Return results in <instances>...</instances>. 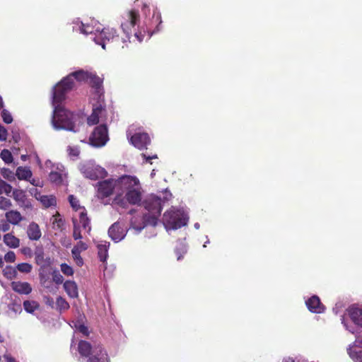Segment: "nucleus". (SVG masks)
I'll return each mask as SVG.
<instances>
[{
	"mask_svg": "<svg viewBox=\"0 0 362 362\" xmlns=\"http://www.w3.org/2000/svg\"><path fill=\"white\" fill-rule=\"evenodd\" d=\"M141 199V187L139 180L132 175L120 177V194L115 197L113 203L125 207L127 202L131 204H140Z\"/></svg>",
	"mask_w": 362,
	"mask_h": 362,
	"instance_id": "nucleus-1",
	"label": "nucleus"
},
{
	"mask_svg": "<svg viewBox=\"0 0 362 362\" xmlns=\"http://www.w3.org/2000/svg\"><path fill=\"white\" fill-rule=\"evenodd\" d=\"M52 123L57 129H64L77 132L82 122L79 115L64 110L62 106H55Z\"/></svg>",
	"mask_w": 362,
	"mask_h": 362,
	"instance_id": "nucleus-2",
	"label": "nucleus"
},
{
	"mask_svg": "<svg viewBox=\"0 0 362 362\" xmlns=\"http://www.w3.org/2000/svg\"><path fill=\"white\" fill-rule=\"evenodd\" d=\"M140 21V14L139 11H136V9H132L129 11L127 13V19L124 22H122L121 24V28L123 32L125 33L127 40L129 42H143L144 37H146V30H138L134 32V37L131 40L132 35L133 29H134L135 25Z\"/></svg>",
	"mask_w": 362,
	"mask_h": 362,
	"instance_id": "nucleus-3",
	"label": "nucleus"
},
{
	"mask_svg": "<svg viewBox=\"0 0 362 362\" xmlns=\"http://www.w3.org/2000/svg\"><path fill=\"white\" fill-rule=\"evenodd\" d=\"M74 86V81L71 79V76H65L62 80L55 85L53 91L52 101L56 106H61V103L66 98L67 92L73 89Z\"/></svg>",
	"mask_w": 362,
	"mask_h": 362,
	"instance_id": "nucleus-4",
	"label": "nucleus"
},
{
	"mask_svg": "<svg viewBox=\"0 0 362 362\" xmlns=\"http://www.w3.org/2000/svg\"><path fill=\"white\" fill-rule=\"evenodd\" d=\"M121 183L120 177L119 179H108L98 183V197L99 199H105L110 197L112 193L116 195L120 194Z\"/></svg>",
	"mask_w": 362,
	"mask_h": 362,
	"instance_id": "nucleus-5",
	"label": "nucleus"
},
{
	"mask_svg": "<svg viewBox=\"0 0 362 362\" xmlns=\"http://www.w3.org/2000/svg\"><path fill=\"white\" fill-rule=\"evenodd\" d=\"M163 220L165 225L172 229H178L182 226L186 225V220L182 217L180 210L175 209V208L167 210L163 214Z\"/></svg>",
	"mask_w": 362,
	"mask_h": 362,
	"instance_id": "nucleus-6",
	"label": "nucleus"
},
{
	"mask_svg": "<svg viewBox=\"0 0 362 362\" xmlns=\"http://www.w3.org/2000/svg\"><path fill=\"white\" fill-rule=\"evenodd\" d=\"M108 139V128L106 124L96 126L89 137L90 144L94 147H103Z\"/></svg>",
	"mask_w": 362,
	"mask_h": 362,
	"instance_id": "nucleus-7",
	"label": "nucleus"
},
{
	"mask_svg": "<svg viewBox=\"0 0 362 362\" xmlns=\"http://www.w3.org/2000/svg\"><path fill=\"white\" fill-rule=\"evenodd\" d=\"M119 36L117 35V30L112 28H105L99 33L98 35L94 39L95 42L100 44L103 48L105 49L106 42L118 39Z\"/></svg>",
	"mask_w": 362,
	"mask_h": 362,
	"instance_id": "nucleus-8",
	"label": "nucleus"
},
{
	"mask_svg": "<svg viewBox=\"0 0 362 362\" xmlns=\"http://www.w3.org/2000/svg\"><path fill=\"white\" fill-rule=\"evenodd\" d=\"M144 207L148 210L150 213H154L155 214H161L162 211V199L157 196L148 197L144 202Z\"/></svg>",
	"mask_w": 362,
	"mask_h": 362,
	"instance_id": "nucleus-9",
	"label": "nucleus"
},
{
	"mask_svg": "<svg viewBox=\"0 0 362 362\" xmlns=\"http://www.w3.org/2000/svg\"><path fill=\"white\" fill-rule=\"evenodd\" d=\"M87 362H111L108 354L101 346L92 348L91 355Z\"/></svg>",
	"mask_w": 362,
	"mask_h": 362,
	"instance_id": "nucleus-10",
	"label": "nucleus"
},
{
	"mask_svg": "<svg viewBox=\"0 0 362 362\" xmlns=\"http://www.w3.org/2000/svg\"><path fill=\"white\" fill-rule=\"evenodd\" d=\"M127 229L124 228L122 224L119 222L113 223L108 230L110 238L115 242H119L125 238Z\"/></svg>",
	"mask_w": 362,
	"mask_h": 362,
	"instance_id": "nucleus-11",
	"label": "nucleus"
},
{
	"mask_svg": "<svg viewBox=\"0 0 362 362\" xmlns=\"http://www.w3.org/2000/svg\"><path fill=\"white\" fill-rule=\"evenodd\" d=\"M130 141L132 145L139 149H144V148H147L151 140L146 132H136L130 137Z\"/></svg>",
	"mask_w": 362,
	"mask_h": 362,
	"instance_id": "nucleus-12",
	"label": "nucleus"
},
{
	"mask_svg": "<svg viewBox=\"0 0 362 362\" xmlns=\"http://www.w3.org/2000/svg\"><path fill=\"white\" fill-rule=\"evenodd\" d=\"M106 109L103 104H96L93 107V111L90 116L87 117V122L90 126L98 124L100 118L105 115Z\"/></svg>",
	"mask_w": 362,
	"mask_h": 362,
	"instance_id": "nucleus-13",
	"label": "nucleus"
},
{
	"mask_svg": "<svg viewBox=\"0 0 362 362\" xmlns=\"http://www.w3.org/2000/svg\"><path fill=\"white\" fill-rule=\"evenodd\" d=\"M306 305L308 309L313 312V313H322L325 310V305L322 304L317 296H310V298L306 300Z\"/></svg>",
	"mask_w": 362,
	"mask_h": 362,
	"instance_id": "nucleus-14",
	"label": "nucleus"
},
{
	"mask_svg": "<svg viewBox=\"0 0 362 362\" xmlns=\"http://www.w3.org/2000/svg\"><path fill=\"white\" fill-rule=\"evenodd\" d=\"M347 313L354 324L362 327V306L359 307L352 305V306L348 308Z\"/></svg>",
	"mask_w": 362,
	"mask_h": 362,
	"instance_id": "nucleus-15",
	"label": "nucleus"
},
{
	"mask_svg": "<svg viewBox=\"0 0 362 362\" xmlns=\"http://www.w3.org/2000/svg\"><path fill=\"white\" fill-rule=\"evenodd\" d=\"M11 289L19 294H30L33 291V287L28 282H21V281H14L11 284Z\"/></svg>",
	"mask_w": 362,
	"mask_h": 362,
	"instance_id": "nucleus-16",
	"label": "nucleus"
},
{
	"mask_svg": "<svg viewBox=\"0 0 362 362\" xmlns=\"http://www.w3.org/2000/svg\"><path fill=\"white\" fill-rule=\"evenodd\" d=\"M81 170L86 177H88L90 180H98V178L100 177V172L101 171V169L97 168V167H94L93 165H90V164H87V165L81 167Z\"/></svg>",
	"mask_w": 362,
	"mask_h": 362,
	"instance_id": "nucleus-17",
	"label": "nucleus"
},
{
	"mask_svg": "<svg viewBox=\"0 0 362 362\" xmlns=\"http://www.w3.org/2000/svg\"><path fill=\"white\" fill-rule=\"evenodd\" d=\"M27 233L29 239L32 240H38L42 235L41 229L35 222H32L29 224Z\"/></svg>",
	"mask_w": 362,
	"mask_h": 362,
	"instance_id": "nucleus-18",
	"label": "nucleus"
},
{
	"mask_svg": "<svg viewBox=\"0 0 362 362\" xmlns=\"http://www.w3.org/2000/svg\"><path fill=\"white\" fill-rule=\"evenodd\" d=\"M64 289L66 291L69 296L74 298L78 297V286L74 281H65L64 284Z\"/></svg>",
	"mask_w": 362,
	"mask_h": 362,
	"instance_id": "nucleus-19",
	"label": "nucleus"
},
{
	"mask_svg": "<svg viewBox=\"0 0 362 362\" xmlns=\"http://www.w3.org/2000/svg\"><path fill=\"white\" fill-rule=\"evenodd\" d=\"M78 349L81 356L88 357L89 358L92 353V346L89 341L81 339L78 343Z\"/></svg>",
	"mask_w": 362,
	"mask_h": 362,
	"instance_id": "nucleus-20",
	"label": "nucleus"
},
{
	"mask_svg": "<svg viewBox=\"0 0 362 362\" xmlns=\"http://www.w3.org/2000/svg\"><path fill=\"white\" fill-rule=\"evenodd\" d=\"M6 218L8 223L13 225H18L20 221H23V216L18 210H9L6 212Z\"/></svg>",
	"mask_w": 362,
	"mask_h": 362,
	"instance_id": "nucleus-21",
	"label": "nucleus"
},
{
	"mask_svg": "<svg viewBox=\"0 0 362 362\" xmlns=\"http://www.w3.org/2000/svg\"><path fill=\"white\" fill-rule=\"evenodd\" d=\"M3 241L10 248H18L20 245V240L11 233H6L3 237Z\"/></svg>",
	"mask_w": 362,
	"mask_h": 362,
	"instance_id": "nucleus-22",
	"label": "nucleus"
},
{
	"mask_svg": "<svg viewBox=\"0 0 362 362\" xmlns=\"http://www.w3.org/2000/svg\"><path fill=\"white\" fill-rule=\"evenodd\" d=\"M88 82L91 86V87L94 88L98 93L103 89V80L100 76L96 75H93V74L88 73Z\"/></svg>",
	"mask_w": 362,
	"mask_h": 362,
	"instance_id": "nucleus-23",
	"label": "nucleus"
},
{
	"mask_svg": "<svg viewBox=\"0 0 362 362\" xmlns=\"http://www.w3.org/2000/svg\"><path fill=\"white\" fill-rule=\"evenodd\" d=\"M16 175L18 180H28L33 175V173L28 167L19 166L16 170Z\"/></svg>",
	"mask_w": 362,
	"mask_h": 362,
	"instance_id": "nucleus-24",
	"label": "nucleus"
},
{
	"mask_svg": "<svg viewBox=\"0 0 362 362\" xmlns=\"http://www.w3.org/2000/svg\"><path fill=\"white\" fill-rule=\"evenodd\" d=\"M35 261L36 264H40V266H47V264H50V259L48 257L45 259V253L42 249H38L35 252Z\"/></svg>",
	"mask_w": 362,
	"mask_h": 362,
	"instance_id": "nucleus-25",
	"label": "nucleus"
},
{
	"mask_svg": "<svg viewBox=\"0 0 362 362\" xmlns=\"http://www.w3.org/2000/svg\"><path fill=\"white\" fill-rule=\"evenodd\" d=\"M80 223L81 224L83 229L86 230L88 233H90L91 230L90 220L88 216V214L85 210L80 212Z\"/></svg>",
	"mask_w": 362,
	"mask_h": 362,
	"instance_id": "nucleus-26",
	"label": "nucleus"
},
{
	"mask_svg": "<svg viewBox=\"0 0 362 362\" xmlns=\"http://www.w3.org/2000/svg\"><path fill=\"white\" fill-rule=\"evenodd\" d=\"M71 78L73 77L79 81H88V71H85L83 69H80V71H74L73 73L69 74Z\"/></svg>",
	"mask_w": 362,
	"mask_h": 362,
	"instance_id": "nucleus-27",
	"label": "nucleus"
},
{
	"mask_svg": "<svg viewBox=\"0 0 362 362\" xmlns=\"http://www.w3.org/2000/svg\"><path fill=\"white\" fill-rule=\"evenodd\" d=\"M159 216L160 214H150L148 211V214L144 215V222L145 225L156 226Z\"/></svg>",
	"mask_w": 362,
	"mask_h": 362,
	"instance_id": "nucleus-28",
	"label": "nucleus"
},
{
	"mask_svg": "<svg viewBox=\"0 0 362 362\" xmlns=\"http://www.w3.org/2000/svg\"><path fill=\"white\" fill-rule=\"evenodd\" d=\"M50 182L55 185H62L63 182V175L60 171H51L49 174Z\"/></svg>",
	"mask_w": 362,
	"mask_h": 362,
	"instance_id": "nucleus-29",
	"label": "nucleus"
},
{
	"mask_svg": "<svg viewBox=\"0 0 362 362\" xmlns=\"http://www.w3.org/2000/svg\"><path fill=\"white\" fill-rule=\"evenodd\" d=\"M24 309L29 313H33L35 310L38 309L39 304L36 300H24L23 302Z\"/></svg>",
	"mask_w": 362,
	"mask_h": 362,
	"instance_id": "nucleus-30",
	"label": "nucleus"
},
{
	"mask_svg": "<svg viewBox=\"0 0 362 362\" xmlns=\"http://www.w3.org/2000/svg\"><path fill=\"white\" fill-rule=\"evenodd\" d=\"M13 198L20 204H25L27 198L24 190L14 189L13 192Z\"/></svg>",
	"mask_w": 362,
	"mask_h": 362,
	"instance_id": "nucleus-31",
	"label": "nucleus"
},
{
	"mask_svg": "<svg viewBox=\"0 0 362 362\" xmlns=\"http://www.w3.org/2000/svg\"><path fill=\"white\" fill-rule=\"evenodd\" d=\"M40 202L46 208L51 207V206H55L57 204V200L54 196H42Z\"/></svg>",
	"mask_w": 362,
	"mask_h": 362,
	"instance_id": "nucleus-32",
	"label": "nucleus"
},
{
	"mask_svg": "<svg viewBox=\"0 0 362 362\" xmlns=\"http://www.w3.org/2000/svg\"><path fill=\"white\" fill-rule=\"evenodd\" d=\"M57 309L59 311H64L70 308L69 303L66 301V298L62 296H58L56 300Z\"/></svg>",
	"mask_w": 362,
	"mask_h": 362,
	"instance_id": "nucleus-33",
	"label": "nucleus"
},
{
	"mask_svg": "<svg viewBox=\"0 0 362 362\" xmlns=\"http://www.w3.org/2000/svg\"><path fill=\"white\" fill-rule=\"evenodd\" d=\"M98 255L101 262H105L108 257V249L107 245H98Z\"/></svg>",
	"mask_w": 362,
	"mask_h": 362,
	"instance_id": "nucleus-34",
	"label": "nucleus"
},
{
	"mask_svg": "<svg viewBox=\"0 0 362 362\" xmlns=\"http://www.w3.org/2000/svg\"><path fill=\"white\" fill-rule=\"evenodd\" d=\"M152 23L156 25V30H160V25L162 24V16L158 11H154L152 16Z\"/></svg>",
	"mask_w": 362,
	"mask_h": 362,
	"instance_id": "nucleus-35",
	"label": "nucleus"
},
{
	"mask_svg": "<svg viewBox=\"0 0 362 362\" xmlns=\"http://www.w3.org/2000/svg\"><path fill=\"white\" fill-rule=\"evenodd\" d=\"M74 230H73V238L74 240H81L82 238L81 227L78 223L77 220H73Z\"/></svg>",
	"mask_w": 362,
	"mask_h": 362,
	"instance_id": "nucleus-36",
	"label": "nucleus"
},
{
	"mask_svg": "<svg viewBox=\"0 0 362 362\" xmlns=\"http://www.w3.org/2000/svg\"><path fill=\"white\" fill-rule=\"evenodd\" d=\"M3 274L7 279H12L13 277H16L17 272L16 269L12 267V266H6L3 270Z\"/></svg>",
	"mask_w": 362,
	"mask_h": 362,
	"instance_id": "nucleus-37",
	"label": "nucleus"
},
{
	"mask_svg": "<svg viewBox=\"0 0 362 362\" xmlns=\"http://www.w3.org/2000/svg\"><path fill=\"white\" fill-rule=\"evenodd\" d=\"M71 254L74 259L76 260V264L78 266H82V264H83V257H81V252H79V250H78L77 248L74 247V246L71 249Z\"/></svg>",
	"mask_w": 362,
	"mask_h": 362,
	"instance_id": "nucleus-38",
	"label": "nucleus"
},
{
	"mask_svg": "<svg viewBox=\"0 0 362 362\" xmlns=\"http://www.w3.org/2000/svg\"><path fill=\"white\" fill-rule=\"evenodd\" d=\"M0 156L5 163H12L13 160V156L8 149H3L0 153Z\"/></svg>",
	"mask_w": 362,
	"mask_h": 362,
	"instance_id": "nucleus-39",
	"label": "nucleus"
},
{
	"mask_svg": "<svg viewBox=\"0 0 362 362\" xmlns=\"http://www.w3.org/2000/svg\"><path fill=\"white\" fill-rule=\"evenodd\" d=\"M1 175L3 177L6 178V180H9L10 182L15 180V173L9 168H2Z\"/></svg>",
	"mask_w": 362,
	"mask_h": 362,
	"instance_id": "nucleus-40",
	"label": "nucleus"
},
{
	"mask_svg": "<svg viewBox=\"0 0 362 362\" xmlns=\"http://www.w3.org/2000/svg\"><path fill=\"white\" fill-rule=\"evenodd\" d=\"M16 268L21 272L30 273L32 271L33 265L30 263H20L17 264Z\"/></svg>",
	"mask_w": 362,
	"mask_h": 362,
	"instance_id": "nucleus-41",
	"label": "nucleus"
},
{
	"mask_svg": "<svg viewBox=\"0 0 362 362\" xmlns=\"http://www.w3.org/2000/svg\"><path fill=\"white\" fill-rule=\"evenodd\" d=\"M53 218L54 221L52 222V224L54 228L57 227L58 228V229H60V228L63 227L64 221L63 218H61V216L59 214V212H57V214L54 215Z\"/></svg>",
	"mask_w": 362,
	"mask_h": 362,
	"instance_id": "nucleus-42",
	"label": "nucleus"
},
{
	"mask_svg": "<svg viewBox=\"0 0 362 362\" xmlns=\"http://www.w3.org/2000/svg\"><path fill=\"white\" fill-rule=\"evenodd\" d=\"M348 353L349 356H351L355 362H362V351H353L351 348H349Z\"/></svg>",
	"mask_w": 362,
	"mask_h": 362,
	"instance_id": "nucleus-43",
	"label": "nucleus"
},
{
	"mask_svg": "<svg viewBox=\"0 0 362 362\" xmlns=\"http://www.w3.org/2000/svg\"><path fill=\"white\" fill-rule=\"evenodd\" d=\"M68 200L74 210L76 211L81 208L78 199L76 198V197H74V194H69V196L68 197Z\"/></svg>",
	"mask_w": 362,
	"mask_h": 362,
	"instance_id": "nucleus-44",
	"label": "nucleus"
},
{
	"mask_svg": "<svg viewBox=\"0 0 362 362\" xmlns=\"http://www.w3.org/2000/svg\"><path fill=\"white\" fill-rule=\"evenodd\" d=\"M11 206H12V203L9 199L0 196V209L6 210V209L10 208Z\"/></svg>",
	"mask_w": 362,
	"mask_h": 362,
	"instance_id": "nucleus-45",
	"label": "nucleus"
},
{
	"mask_svg": "<svg viewBox=\"0 0 362 362\" xmlns=\"http://www.w3.org/2000/svg\"><path fill=\"white\" fill-rule=\"evenodd\" d=\"M1 118L6 124H11L13 121V117L11 112H8L7 110H3L1 112Z\"/></svg>",
	"mask_w": 362,
	"mask_h": 362,
	"instance_id": "nucleus-46",
	"label": "nucleus"
},
{
	"mask_svg": "<svg viewBox=\"0 0 362 362\" xmlns=\"http://www.w3.org/2000/svg\"><path fill=\"white\" fill-rule=\"evenodd\" d=\"M61 271L65 275H73L74 270L71 266L68 265L66 263L61 264Z\"/></svg>",
	"mask_w": 362,
	"mask_h": 362,
	"instance_id": "nucleus-47",
	"label": "nucleus"
},
{
	"mask_svg": "<svg viewBox=\"0 0 362 362\" xmlns=\"http://www.w3.org/2000/svg\"><path fill=\"white\" fill-rule=\"evenodd\" d=\"M0 185L1 186V189L4 191L7 194L11 192L12 189V187L11 184L7 183V182L4 181V180L0 178Z\"/></svg>",
	"mask_w": 362,
	"mask_h": 362,
	"instance_id": "nucleus-48",
	"label": "nucleus"
},
{
	"mask_svg": "<svg viewBox=\"0 0 362 362\" xmlns=\"http://www.w3.org/2000/svg\"><path fill=\"white\" fill-rule=\"evenodd\" d=\"M4 259L6 262H13L16 259V255L13 251H8L4 256Z\"/></svg>",
	"mask_w": 362,
	"mask_h": 362,
	"instance_id": "nucleus-49",
	"label": "nucleus"
},
{
	"mask_svg": "<svg viewBox=\"0 0 362 362\" xmlns=\"http://www.w3.org/2000/svg\"><path fill=\"white\" fill-rule=\"evenodd\" d=\"M52 279L57 284H62L64 281V277L60 272H54L52 274Z\"/></svg>",
	"mask_w": 362,
	"mask_h": 362,
	"instance_id": "nucleus-50",
	"label": "nucleus"
},
{
	"mask_svg": "<svg viewBox=\"0 0 362 362\" xmlns=\"http://www.w3.org/2000/svg\"><path fill=\"white\" fill-rule=\"evenodd\" d=\"M8 138V130L4 126L0 124V141H6Z\"/></svg>",
	"mask_w": 362,
	"mask_h": 362,
	"instance_id": "nucleus-51",
	"label": "nucleus"
},
{
	"mask_svg": "<svg viewBox=\"0 0 362 362\" xmlns=\"http://www.w3.org/2000/svg\"><path fill=\"white\" fill-rule=\"evenodd\" d=\"M11 228L10 223L8 221L7 218L6 220H3L0 222V230L1 231L6 232L8 231Z\"/></svg>",
	"mask_w": 362,
	"mask_h": 362,
	"instance_id": "nucleus-52",
	"label": "nucleus"
},
{
	"mask_svg": "<svg viewBox=\"0 0 362 362\" xmlns=\"http://www.w3.org/2000/svg\"><path fill=\"white\" fill-rule=\"evenodd\" d=\"M185 253H186V249L184 246H181L180 247L175 249V254L177 255V259L178 260L183 257Z\"/></svg>",
	"mask_w": 362,
	"mask_h": 362,
	"instance_id": "nucleus-53",
	"label": "nucleus"
},
{
	"mask_svg": "<svg viewBox=\"0 0 362 362\" xmlns=\"http://www.w3.org/2000/svg\"><path fill=\"white\" fill-rule=\"evenodd\" d=\"M76 248H77L80 253H81L82 251H85V250H87L88 248V244L85 243V242L79 241L76 245H74Z\"/></svg>",
	"mask_w": 362,
	"mask_h": 362,
	"instance_id": "nucleus-54",
	"label": "nucleus"
},
{
	"mask_svg": "<svg viewBox=\"0 0 362 362\" xmlns=\"http://www.w3.org/2000/svg\"><path fill=\"white\" fill-rule=\"evenodd\" d=\"M68 151L69 156H78L80 154V151L78 150V148H76V147H69Z\"/></svg>",
	"mask_w": 362,
	"mask_h": 362,
	"instance_id": "nucleus-55",
	"label": "nucleus"
},
{
	"mask_svg": "<svg viewBox=\"0 0 362 362\" xmlns=\"http://www.w3.org/2000/svg\"><path fill=\"white\" fill-rule=\"evenodd\" d=\"M77 329L84 335H88L89 333L88 327L83 325V324H80V325L77 327Z\"/></svg>",
	"mask_w": 362,
	"mask_h": 362,
	"instance_id": "nucleus-56",
	"label": "nucleus"
},
{
	"mask_svg": "<svg viewBox=\"0 0 362 362\" xmlns=\"http://www.w3.org/2000/svg\"><path fill=\"white\" fill-rule=\"evenodd\" d=\"M81 31L83 33H85L86 35H88V33H92L93 32V28H90V26H85L84 24H83L82 27L81 28Z\"/></svg>",
	"mask_w": 362,
	"mask_h": 362,
	"instance_id": "nucleus-57",
	"label": "nucleus"
},
{
	"mask_svg": "<svg viewBox=\"0 0 362 362\" xmlns=\"http://www.w3.org/2000/svg\"><path fill=\"white\" fill-rule=\"evenodd\" d=\"M142 156L144 158L146 159V160H150V159L158 158V156H156V155L151 156V157H150V156H147V155H146V153H142Z\"/></svg>",
	"mask_w": 362,
	"mask_h": 362,
	"instance_id": "nucleus-58",
	"label": "nucleus"
},
{
	"mask_svg": "<svg viewBox=\"0 0 362 362\" xmlns=\"http://www.w3.org/2000/svg\"><path fill=\"white\" fill-rule=\"evenodd\" d=\"M46 303H47V305H49L51 307H53L54 303L53 298H47Z\"/></svg>",
	"mask_w": 362,
	"mask_h": 362,
	"instance_id": "nucleus-59",
	"label": "nucleus"
},
{
	"mask_svg": "<svg viewBox=\"0 0 362 362\" xmlns=\"http://www.w3.org/2000/svg\"><path fill=\"white\" fill-rule=\"evenodd\" d=\"M7 362H17L15 358H12L11 356H4Z\"/></svg>",
	"mask_w": 362,
	"mask_h": 362,
	"instance_id": "nucleus-60",
	"label": "nucleus"
},
{
	"mask_svg": "<svg viewBox=\"0 0 362 362\" xmlns=\"http://www.w3.org/2000/svg\"><path fill=\"white\" fill-rule=\"evenodd\" d=\"M282 362H295L293 358H284Z\"/></svg>",
	"mask_w": 362,
	"mask_h": 362,
	"instance_id": "nucleus-61",
	"label": "nucleus"
},
{
	"mask_svg": "<svg viewBox=\"0 0 362 362\" xmlns=\"http://www.w3.org/2000/svg\"><path fill=\"white\" fill-rule=\"evenodd\" d=\"M4 107V101L2 100V98L0 96V109L3 108Z\"/></svg>",
	"mask_w": 362,
	"mask_h": 362,
	"instance_id": "nucleus-62",
	"label": "nucleus"
},
{
	"mask_svg": "<svg viewBox=\"0 0 362 362\" xmlns=\"http://www.w3.org/2000/svg\"><path fill=\"white\" fill-rule=\"evenodd\" d=\"M3 264H4L3 259H2L1 257H0V268H1V267L3 266Z\"/></svg>",
	"mask_w": 362,
	"mask_h": 362,
	"instance_id": "nucleus-63",
	"label": "nucleus"
},
{
	"mask_svg": "<svg viewBox=\"0 0 362 362\" xmlns=\"http://www.w3.org/2000/svg\"><path fill=\"white\" fill-rule=\"evenodd\" d=\"M0 341H4V337L0 334Z\"/></svg>",
	"mask_w": 362,
	"mask_h": 362,
	"instance_id": "nucleus-64",
	"label": "nucleus"
}]
</instances>
